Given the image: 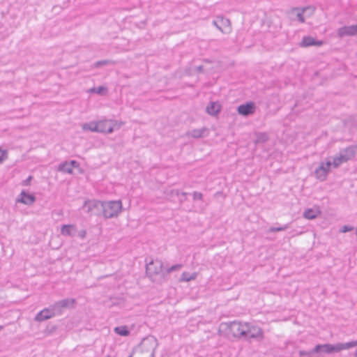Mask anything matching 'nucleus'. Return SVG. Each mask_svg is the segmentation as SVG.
I'll return each instance as SVG.
<instances>
[{
  "label": "nucleus",
  "instance_id": "nucleus-1",
  "mask_svg": "<svg viewBox=\"0 0 357 357\" xmlns=\"http://www.w3.org/2000/svg\"><path fill=\"white\" fill-rule=\"evenodd\" d=\"M147 277L157 284H162L167 280V273L163 269V264L159 259L151 260L146 264Z\"/></svg>",
  "mask_w": 357,
  "mask_h": 357
},
{
  "label": "nucleus",
  "instance_id": "nucleus-2",
  "mask_svg": "<svg viewBox=\"0 0 357 357\" xmlns=\"http://www.w3.org/2000/svg\"><path fill=\"white\" fill-rule=\"evenodd\" d=\"M56 171L73 175L84 173V169L80 167V163L75 160L60 163L56 167Z\"/></svg>",
  "mask_w": 357,
  "mask_h": 357
},
{
  "label": "nucleus",
  "instance_id": "nucleus-3",
  "mask_svg": "<svg viewBox=\"0 0 357 357\" xmlns=\"http://www.w3.org/2000/svg\"><path fill=\"white\" fill-rule=\"evenodd\" d=\"M102 215L105 218H112L117 216L122 208L120 200L102 202Z\"/></svg>",
  "mask_w": 357,
  "mask_h": 357
},
{
  "label": "nucleus",
  "instance_id": "nucleus-4",
  "mask_svg": "<svg viewBox=\"0 0 357 357\" xmlns=\"http://www.w3.org/2000/svg\"><path fill=\"white\" fill-rule=\"evenodd\" d=\"M158 346L157 339L153 336L144 338L138 346L137 351L154 357L155 350Z\"/></svg>",
  "mask_w": 357,
  "mask_h": 357
},
{
  "label": "nucleus",
  "instance_id": "nucleus-5",
  "mask_svg": "<svg viewBox=\"0 0 357 357\" xmlns=\"http://www.w3.org/2000/svg\"><path fill=\"white\" fill-rule=\"evenodd\" d=\"M102 202L96 199H89L84 202L82 209L89 215H102Z\"/></svg>",
  "mask_w": 357,
  "mask_h": 357
},
{
  "label": "nucleus",
  "instance_id": "nucleus-6",
  "mask_svg": "<svg viewBox=\"0 0 357 357\" xmlns=\"http://www.w3.org/2000/svg\"><path fill=\"white\" fill-rule=\"evenodd\" d=\"M222 326L225 327V330L228 331V334H231L234 337H243L247 329V323L242 324L238 321H233L229 324H222Z\"/></svg>",
  "mask_w": 357,
  "mask_h": 357
},
{
  "label": "nucleus",
  "instance_id": "nucleus-7",
  "mask_svg": "<svg viewBox=\"0 0 357 357\" xmlns=\"http://www.w3.org/2000/svg\"><path fill=\"white\" fill-rule=\"evenodd\" d=\"M123 124L122 121L119 122L114 119H102L98 121L100 133L110 134L121 128Z\"/></svg>",
  "mask_w": 357,
  "mask_h": 357
},
{
  "label": "nucleus",
  "instance_id": "nucleus-8",
  "mask_svg": "<svg viewBox=\"0 0 357 357\" xmlns=\"http://www.w3.org/2000/svg\"><path fill=\"white\" fill-rule=\"evenodd\" d=\"M76 301L74 298H65L55 302L52 307L56 315H60L65 309H70L74 307Z\"/></svg>",
  "mask_w": 357,
  "mask_h": 357
},
{
  "label": "nucleus",
  "instance_id": "nucleus-9",
  "mask_svg": "<svg viewBox=\"0 0 357 357\" xmlns=\"http://www.w3.org/2000/svg\"><path fill=\"white\" fill-rule=\"evenodd\" d=\"M256 109L257 106L255 102L250 100L239 105L236 108V111L239 115L248 117L254 114L256 112Z\"/></svg>",
  "mask_w": 357,
  "mask_h": 357
},
{
  "label": "nucleus",
  "instance_id": "nucleus-10",
  "mask_svg": "<svg viewBox=\"0 0 357 357\" xmlns=\"http://www.w3.org/2000/svg\"><path fill=\"white\" fill-rule=\"evenodd\" d=\"M213 24L222 33H227L231 29V22L228 18L223 16H217L213 20Z\"/></svg>",
  "mask_w": 357,
  "mask_h": 357
},
{
  "label": "nucleus",
  "instance_id": "nucleus-11",
  "mask_svg": "<svg viewBox=\"0 0 357 357\" xmlns=\"http://www.w3.org/2000/svg\"><path fill=\"white\" fill-rule=\"evenodd\" d=\"M262 338L263 331L260 328L254 326H250L248 324H247V329H245L244 339H256L260 340Z\"/></svg>",
  "mask_w": 357,
  "mask_h": 357
},
{
  "label": "nucleus",
  "instance_id": "nucleus-12",
  "mask_svg": "<svg viewBox=\"0 0 357 357\" xmlns=\"http://www.w3.org/2000/svg\"><path fill=\"white\" fill-rule=\"evenodd\" d=\"M331 162L330 160H328L326 158L324 161L320 162L317 167H316L314 170V174H316L317 178H319L321 176L326 178L331 171Z\"/></svg>",
  "mask_w": 357,
  "mask_h": 357
},
{
  "label": "nucleus",
  "instance_id": "nucleus-13",
  "mask_svg": "<svg viewBox=\"0 0 357 357\" xmlns=\"http://www.w3.org/2000/svg\"><path fill=\"white\" fill-rule=\"evenodd\" d=\"M316 357H321L324 354H331L336 351V345L331 344H317L314 347Z\"/></svg>",
  "mask_w": 357,
  "mask_h": 357
},
{
  "label": "nucleus",
  "instance_id": "nucleus-14",
  "mask_svg": "<svg viewBox=\"0 0 357 357\" xmlns=\"http://www.w3.org/2000/svg\"><path fill=\"white\" fill-rule=\"evenodd\" d=\"M36 197L33 194H30L25 190H22L20 195L17 197L16 202L31 206L36 202Z\"/></svg>",
  "mask_w": 357,
  "mask_h": 357
},
{
  "label": "nucleus",
  "instance_id": "nucleus-15",
  "mask_svg": "<svg viewBox=\"0 0 357 357\" xmlns=\"http://www.w3.org/2000/svg\"><path fill=\"white\" fill-rule=\"evenodd\" d=\"M337 36L340 38L357 36V24L350 26H343L337 29Z\"/></svg>",
  "mask_w": 357,
  "mask_h": 357
},
{
  "label": "nucleus",
  "instance_id": "nucleus-16",
  "mask_svg": "<svg viewBox=\"0 0 357 357\" xmlns=\"http://www.w3.org/2000/svg\"><path fill=\"white\" fill-rule=\"evenodd\" d=\"M56 316L52 305L50 307L45 308L43 310L40 311L36 315L34 320L38 322H41L49 319L52 317Z\"/></svg>",
  "mask_w": 357,
  "mask_h": 357
},
{
  "label": "nucleus",
  "instance_id": "nucleus-17",
  "mask_svg": "<svg viewBox=\"0 0 357 357\" xmlns=\"http://www.w3.org/2000/svg\"><path fill=\"white\" fill-rule=\"evenodd\" d=\"M323 44L324 41L321 40H317L311 36H305L299 45L302 47H308L312 46L321 47Z\"/></svg>",
  "mask_w": 357,
  "mask_h": 357
},
{
  "label": "nucleus",
  "instance_id": "nucleus-18",
  "mask_svg": "<svg viewBox=\"0 0 357 357\" xmlns=\"http://www.w3.org/2000/svg\"><path fill=\"white\" fill-rule=\"evenodd\" d=\"M222 107L218 101H210L206 107V112L211 116H217L221 112Z\"/></svg>",
  "mask_w": 357,
  "mask_h": 357
},
{
  "label": "nucleus",
  "instance_id": "nucleus-19",
  "mask_svg": "<svg viewBox=\"0 0 357 357\" xmlns=\"http://www.w3.org/2000/svg\"><path fill=\"white\" fill-rule=\"evenodd\" d=\"M340 151L347 162L352 160L357 155V145H350L345 149H340Z\"/></svg>",
  "mask_w": 357,
  "mask_h": 357
},
{
  "label": "nucleus",
  "instance_id": "nucleus-20",
  "mask_svg": "<svg viewBox=\"0 0 357 357\" xmlns=\"http://www.w3.org/2000/svg\"><path fill=\"white\" fill-rule=\"evenodd\" d=\"M328 160H330L331 166L333 168L338 167L342 163L346 162L345 158L343 157L340 151L338 154L335 156H329L327 158Z\"/></svg>",
  "mask_w": 357,
  "mask_h": 357
},
{
  "label": "nucleus",
  "instance_id": "nucleus-21",
  "mask_svg": "<svg viewBox=\"0 0 357 357\" xmlns=\"http://www.w3.org/2000/svg\"><path fill=\"white\" fill-rule=\"evenodd\" d=\"M321 211L318 208H307L303 212V217L307 220H313L316 218Z\"/></svg>",
  "mask_w": 357,
  "mask_h": 357
},
{
  "label": "nucleus",
  "instance_id": "nucleus-22",
  "mask_svg": "<svg viewBox=\"0 0 357 357\" xmlns=\"http://www.w3.org/2000/svg\"><path fill=\"white\" fill-rule=\"evenodd\" d=\"M82 129L84 130H89L93 132H99V125L98 121H91L89 123H85L82 125Z\"/></svg>",
  "mask_w": 357,
  "mask_h": 357
},
{
  "label": "nucleus",
  "instance_id": "nucleus-23",
  "mask_svg": "<svg viewBox=\"0 0 357 357\" xmlns=\"http://www.w3.org/2000/svg\"><path fill=\"white\" fill-rule=\"evenodd\" d=\"M82 129L84 130H89L93 132H99V125L98 121H91L89 123H85L82 125Z\"/></svg>",
  "mask_w": 357,
  "mask_h": 357
},
{
  "label": "nucleus",
  "instance_id": "nucleus-24",
  "mask_svg": "<svg viewBox=\"0 0 357 357\" xmlns=\"http://www.w3.org/2000/svg\"><path fill=\"white\" fill-rule=\"evenodd\" d=\"M76 229L74 225H63L61 229V233L63 236H75Z\"/></svg>",
  "mask_w": 357,
  "mask_h": 357
},
{
  "label": "nucleus",
  "instance_id": "nucleus-25",
  "mask_svg": "<svg viewBox=\"0 0 357 357\" xmlns=\"http://www.w3.org/2000/svg\"><path fill=\"white\" fill-rule=\"evenodd\" d=\"M255 137L256 138L254 141L255 144H264L269 139L268 135L264 132H255Z\"/></svg>",
  "mask_w": 357,
  "mask_h": 357
},
{
  "label": "nucleus",
  "instance_id": "nucleus-26",
  "mask_svg": "<svg viewBox=\"0 0 357 357\" xmlns=\"http://www.w3.org/2000/svg\"><path fill=\"white\" fill-rule=\"evenodd\" d=\"M336 345V351L339 352L343 349H348L357 345V340L351 341L346 343H337Z\"/></svg>",
  "mask_w": 357,
  "mask_h": 357
},
{
  "label": "nucleus",
  "instance_id": "nucleus-27",
  "mask_svg": "<svg viewBox=\"0 0 357 357\" xmlns=\"http://www.w3.org/2000/svg\"><path fill=\"white\" fill-rule=\"evenodd\" d=\"M206 131H207V128H206L204 127L202 128H199V129H193L190 132V135L192 136V137H193L195 139L201 138L205 135L204 133Z\"/></svg>",
  "mask_w": 357,
  "mask_h": 357
},
{
  "label": "nucleus",
  "instance_id": "nucleus-28",
  "mask_svg": "<svg viewBox=\"0 0 357 357\" xmlns=\"http://www.w3.org/2000/svg\"><path fill=\"white\" fill-rule=\"evenodd\" d=\"M197 276V273H189L188 272H183L181 275L180 281L189 282L195 280Z\"/></svg>",
  "mask_w": 357,
  "mask_h": 357
},
{
  "label": "nucleus",
  "instance_id": "nucleus-29",
  "mask_svg": "<svg viewBox=\"0 0 357 357\" xmlns=\"http://www.w3.org/2000/svg\"><path fill=\"white\" fill-rule=\"evenodd\" d=\"M114 332L121 336H128L130 334V331L126 326H121L114 328Z\"/></svg>",
  "mask_w": 357,
  "mask_h": 357
},
{
  "label": "nucleus",
  "instance_id": "nucleus-30",
  "mask_svg": "<svg viewBox=\"0 0 357 357\" xmlns=\"http://www.w3.org/2000/svg\"><path fill=\"white\" fill-rule=\"evenodd\" d=\"M114 62L111 60H108V59L100 60V61L94 62L91 65V67L94 68H102V66H105L107 65H110V64H114Z\"/></svg>",
  "mask_w": 357,
  "mask_h": 357
},
{
  "label": "nucleus",
  "instance_id": "nucleus-31",
  "mask_svg": "<svg viewBox=\"0 0 357 357\" xmlns=\"http://www.w3.org/2000/svg\"><path fill=\"white\" fill-rule=\"evenodd\" d=\"M96 94L101 96H105L108 93V88L105 86L100 85L96 87Z\"/></svg>",
  "mask_w": 357,
  "mask_h": 357
},
{
  "label": "nucleus",
  "instance_id": "nucleus-32",
  "mask_svg": "<svg viewBox=\"0 0 357 357\" xmlns=\"http://www.w3.org/2000/svg\"><path fill=\"white\" fill-rule=\"evenodd\" d=\"M299 355H300V356H307V357H316L317 356V354L314 351V348H313L310 351L301 350V351H299Z\"/></svg>",
  "mask_w": 357,
  "mask_h": 357
},
{
  "label": "nucleus",
  "instance_id": "nucleus-33",
  "mask_svg": "<svg viewBox=\"0 0 357 357\" xmlns=\"http://www.w3.org/2000/svg\"><path fill=\"white\" fill-rule=\"evenodd\" d=\"M287 228H289V225L287 224L284 226L281 227H271L268 229L269 233H274L277 231H282L286 230Z\"/></svg>",
  "mask_w": 357,
  "mask_h": 357
},
{
  "label": "nucleus",
  "instance_id": "nucleus-34",
  "mask_svg": "<svg viewBox=\"0 0 357 357\" xmlns=\"http://www.w3.org/2000/svg\"><path fill=\"white\" fill-rule=\"evenodd\" d=\"M182 268V265L181 264H175V265H173L171 267L167 268L166 270H165V273H167V277L168 276V275L173 272V271H178L180 270L181 268Z\"/></svg>",
  "mask_w": 357,
  "mask_h": 357
},
{
  "label": "nucleus",
  "instance_id": "nucleus-35",
  "mask_svg": "<svg viewBox=\"0 0 357 357\" xmlns=\"http://www.w3.org/2000/svg\"><path fill=\"white\" fill-rule=\"evenodd\" d=\"M8 158V151L6 149H2L0 148V164Z\"/></svg>",
  "mask_w": 357,
  "mask_h": 357
},
{
  "label": "nucleus",
  "instance_id": "nucleus-36",
  "mask_svg": "<svg viewBox=\"0 0 357 357\" xmlns=\"http://www.w3.org/2000/svg\"><path fill=\"white\" fill-rule=\"evenodd\" d=\"M354 229V227H351V226H349V225H344L341 229H340V231L343 232V233H345V232H347V231H352Z\"/></svg>",
  "mask_w": 357,
  "mask_h": 357
},
{
  "label": "nucleus",
  "instance_id": "nucleus-37",
  "mask_svg": "<svg viewBox=\"0 0 357 357\" xmlns=\"http://www.w3.org/2000/svg\"><path fill=\"white\" fill-rule=\"evenodd\" d=\"M192 195H193V199L195 200H197V199L200 200L202 199V194L201 192H194Z\"/></svg>",
  "mask_w": 357,
  "mask_h": 357
},
{
  "label": "nucleus",
  "instance_id": "nucleus-38",
  "mask_svg": "<svg viewBox=\"0 0 357 357\" xmlns=\"http://www.w3.org/2000/svg\"><path fill=\"white\" fill-rule=\"evenodd\" d=\"M169 195L171 197H174V196H179L180 195V192L178 190H174V189H172V190H169Z\"/></svg>",
  "mask_w": 357,
  "mask_h": 357
},
{
  "label": "nucleus",
  "instance_id": "nucleus-39",
  "mask_svg": "<svg viewBox=\"0 0 357 357\" xmlns=\"http://www.w3.org/2000/svg\"><path fill=\"white\" fill-rule=\"evenodd\" d=\"M297 16V18H298V20L301 22H305V17L303 15V12H298L296 15Z\"/></svg>",
  "mask_w": 357,
  "mask_h": 357
},
{
  "label": "nucleus",
  "instance_id": "nucleus-40",
  "mask_svg": "<svg viewBox=\"0 0 357 357\" xmlns=\"http://www.w3.org/2000/svg\"><path fill=\"white\" fill-rule=\"evenodd\" d=\"M13 177L18 176V174L21 173V170L18 169L17 168H15L13 171Z\"/></svg>",
  "mask_w": 357,
  "mask_h": 357
},
{
  "label": "nucleus",
  "instance_id": "nucleus-41",
  "mask_svg": "<svg viewBox=\"0 0 357 357\" xmlns=\"http://www.w3.org/2000/svg\"><path fill=\"white\" fill-rule=\"evenodd\" d=\"M186 196H187V193L186 192H181V197H180L179 199V201L181 202H183L184 201L186 200Z\"/></svg>",
  "mask_w": 357,
  "mask_h": 357
},
{
  "label": "nucleus",
  "instance_id": "nucleus-42",
  "mask_svg": "<svg viewBox=\"0 0 357 357\" xmlns=\"http://www.w3.org/2000/svg\"><path fill=\"white\" fill-rule=\"evenodd\" d=\"M196 70L198 73H204V66L202 65L197 66Z\"/></svg>",
  "mask_w": 357,
  "mask_h": 357
},
{
  "label": "nucleus",
  "instance_id": "nucleus-43",
  "mask_svg": "<svg viewBox=\"0 0 357 357\" xmlns=\"http://www.w3.org/2000/svg\"><path fill=\"white\" fill-rule=\"evenodd\" d=\"M31 180H23L21 184L23 186H28L31 184Z\"/></svg>",
  "mask_w": 357,
  "mask_h": 357
},
{
  "label": "nucleus",
  "instance_id": "nucleus-44",
  "mask_svg": "<svg viewBox=\"0 0 357 357\" xmlns=\"http://www.w3.org/2000/svg\"><path fill=\"white\" fill-rule=\"evenodd\" d=\"M96 87H92L90 89H89V92L91 93H94V94H96Z\"/></svg>",
  "mask_w": 357,
  "mask_h": 357
},
{
  "label": "nucleus",
  "instance_id": "nucleus-45",
  "mask_svg": "<svg viewBox=\"0 0 357 357\" xmlns=\"http://www.w3.org/2000/svg\"><path fill=\"white\" fill-rule=\"evenodd\" d=\"M86 231L84 230H82L79 231V236L82 238H84L85 236Z\"/></svg>",
  "mask_w": 357,
  "mask_h": 357
},
{
  "label": "nucleus",
  "instance_id": "nucleus-46",
  "mask_svg": "<svg viewBox=\"0 0 357 357\" xmlns=\"http://www.w3.org/2000/svg\"><path fill=\"white\" fill-rule=\"evenodd\" d=\"M56 327L55 326H52L51 329L50 330L49 333H51L52 331L56 330Z\"/></svg>",
  "mask_w": 357,
  "mask_h": 357
},
{
  "label": "nucleus",
  "instance_id": "nucleus-47",
  "mask_svg": "<svg viewBox=\"0 0 357 357\" xmlns=\"http://www.w3.org/2000/svg\"><path fill=\"white\" fill-rule=\"evenodd\" d=\"M26 178H33V177L32 175L29 174L28 176H26Z\"/></svg>",
  "mask_w": 357,
  "mask_h": 357
},
{
  "label": "nucleus",
  "instance_id": "nucleus-48",
  "mask_svg": "<svg viewBox=\"0 0 357 357\" xmlns=\"http://www.w3.org/2000/svg\"><path fill=\"white\" fill-rule=\"evenodd\" d=\"M354 356L357 357V350L355 351Z\"/></svg>",
  "mask_w": 357,
  "mask_h": 357
},
{
  "label": "nucleus",
  "instance_id": "nucleus-49",
  "mask_svg": "<svg viewBox=\"0 0 357 357\" xmlns=\"http://www.w3.org/2000/svg\"><path fill=\"white\" fill-rule=\"evenodd\" d=\"M3 328V327L1 326H0V331Z\"/></svg>",
  "mask_w": 357,
  "mask_h": 357
}]
</instances>
